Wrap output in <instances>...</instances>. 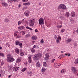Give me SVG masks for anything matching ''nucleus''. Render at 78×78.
Here are the masks:
<instances>
[{"mask_svg":"<svg viewBox=\"0 0 78 78\" xmlns=\"http://www.w3.org/2000/svg\"><path fill=\"white\" fill-rule=\"evenodd\" d=\"M19 69V67H15L13 68V70L14 71H17Z\"/></svg>","mask_w":78,"mask_h":78,"instance_id":"nucleus-18","label":"nucleus"},{"mask_svg":"<svg viewBox=\"0 0 78 78\" xmlns=\"http://www.w3.org/2000/svg\"><path fill=\"white\" fill-rule=\"evenodd\" d=\"M57 28H60V26H57Z\"/></svg>","mask_w":78,"mask_h":78,"instance_id":"nucleus-61","label":"nucleus"},{"mask_svg":"<svg viewBox=\"0 0 78 78\" xmlns=\"http://www.w3.org/2000/svg\"><path fill=\"white\" fill-rule=\"evenodd\" d=\"M61 56L62 58H63L64 56V55H61Z\"/></svg>","mask_w":78,"mask_h":78,"instance_id":"nucleus-53","label":"nucleus"},{"mask_svg":"<svg viewBox=\"0 0 78 78\" xmlns=\"http://www.w3.org/2000/svg\"><path fill=\"white\" fill-rule=\"evenodd\" d=\"M30 50L31 51V52H32V53H34V48H31L30 49Z\"/></svg>","mask_w":78,"mask_h":78,"instance_id":"nucleus-31","label":"nucleus"},{"mask_svg":"<svg viewBox=\"0 0 78 78\" xmlns=\"http://www.w3.org/2000/svg\"><path fill=\"white\" fill-rule=\"evenodd\" d=\"M74 46H75V47H76V46H77V43H74Z\"/></svg>","mask_w":78,"mask_h":78,"instance_id":"nucleus-44","label":"nucleus"},{"mask_svg":"<svg viewBox=\"0 0 78 78\" xmlns=\"http://www.w3.org/2000/svg\"><path fill=\"white\" fill-rule=\"evenodd\" d=\"M74 63L76 64H78V59H76L75 60L74 62Z\"/></svg>","mask_w":78,"mask_h":78,"instance_id":"nucleus-30","label":"nucleus"},{"mask_svg":"<svg viewBox=\"0 0 78 78\" xmlns=\"http://www.w3.org/2000/svg\"><path fill=\"white\" fill-rule=\"evenodd\" d=\"M0 56H2V57H4V54L2 53H0Z\"/></svg>","mask_w":78,"mask_h":78,"instance_id":"nucleus-34","label":"nucleus"},{"mask_svg":"<svg viewBox=\"0 0 78 78\" xmlns=\"http://www.w3.org/2000/svg\"><path fill=\"white\" fill-rule=\"evenodd\" d=\"M15 51L17 54H19V49L16 48L15 49Z\"/></svg>","mask_w":78,"mask_h":78,"instance_id":"nucleus-17","label":"nucleus"},{"mask_svg":"<svg viewBox=\"0 0 78 78\" xmlns=\"http://www.w3.org/2000/svg\"><path fill=\"white\" fill-rule=\"evenodd\" d=\"M28 75L29 76H32L33 75V72L32 71H30L28 72Z\"/></svg>","mask_w":78,"mask_h":78,"instance_id":"nucleus-19","label":"nucleus"},{"mask_svg":"<svg viewBox=\"0 0 78 78\" xmlns=\"http://www.w3.org/2000/svg\"><path fill=\"white\" fill-rule=\"evenodd\" d=\"M37 47V45H34L33 47V48H36V47Z\"/></svg>","mask_w":78,"mask_h":78,"instance_id":"nucleus-48","label":"nucleus"},{"mask_svg":"<svg viewBox=\"0 0 78 78\" xmlns=\"http://www.w3.org/2000/svg\"><path fill=\"white\" fill-rule=\"evenodd\" d=\"M59 9H66V6L64 4H60L58 6Z\"/></svg>","mask_w":78,"mask_h":78,"instance_id":"nucleus-4","label":"nucleus"},{"mask_svg":"<svg viewBox=\"0 0 78 78\" xmlns=\"http://www.w3.org/2000/svg\"><path fill=\"white\" fill-rule=\"evenodd\" d=\"M4 64V63L3 62H1V65L2 66V65H3Z\"/></svg>","mask_w":78,"mask_h":78,"instance_id":"nucleus-54","label":"nucleus"},{"mask_svg":"<svg viewBox=\"0 0 78 78\" xmlns=\"http://www.w3.org/2000/svg\"><path fill=\"white\" fill-rule=\"evenodd\" d=\"M21 57H18L17 59V60H16V62L17 63H19L21 61Z\"/></svg>","mask_w":78,"mask_h":78,"instance_id":"nucleus-15","label":"nucleus"},{"mask_svg":"<svg viewBox=\"0 0 78 78\" xmlns=\"http://www.w3.org/2000/svg\"><path fill=\"white\" fill-rule=\"evenodd\" d=\"M65 16H66L67 17H68L69 16H70V14H69V12H66Z\"/></svg>","mask_w":78,"mask_h":78,"instance_id":"nucleus-22","label":"nucleus"},{"mask_svg":"<svg viewBox=\"0 0 78 78\" xmlns=\"http://www.w3.org/2000/svg\"><path fill=\"white\" fill-rule=\"evenodd\" d=\"M28 62H29L30 63H31V57L30 56L28 57Z\"/></svg>","mask_w":78,"mask_h":78,"instance_id":"nucleus-20","label":"nucleus"},{"mask_svg":"<svg viewBox=\"0 0 78 78\" xmlns=\"http://www.w3.org/2000/svg\"><path fill=\"white\" fill-rule=\"evenodd\" d=\"M17 38H20V36L19 35H17V36L16 37Z\"/></svg>","mask_w":78,"mask_h":78,"instance_id":"nucleus-50","label":"nucleus"},{"mask_svg":"<svg viewBox=\"0 0 78 78\" xmlns=\"http://www.w3.org/2000/svg\"><path fill=\"white\" fill-rule=\"evenodd\" d=\"M54 38H55V39H56V38H57V36H56V35H55L54 37Z\"/></svg>","mask_w":78,"mask_h":78,"instance_id":"nucleus-60","label":"nucleus"},{"mask_svg":"<svg viewBox=\"0 0 78 78\" xmlns=\"http://www.w3.org/2000/svg\"><path fill=\"white\" fill-rule=\"evenodd\" d=\"M9 21V20L7 19H6L4 20V22H8Z\"/></svg>","mask_w":78,"mask_h":78,"instance_id":"nucleus-37","label":"nucleus"},{"mask_svg":"<svg viewBox=\"0 0 78 78\" xmlns=\"http://www.w3.org/2000/svg\"><path fill=\"white\" fill-rule=\"evenodd\" d=\"M71 70L73 73H75V74L78 72V70L76 69H75V67H71Z\"/></svg>","mask_w":78,"mask_h":78,"instance_id":"nucleus-6","label":"nucleus"},{"mask_svg":"<svg viewBox=\"0 0 78 78\" xmlns=\"http://www.w3.org/2000/svg\"><path fill=\"white\" fill-rule=\"evenodd\" d=\"M34 19H31L29 21V24L30 26L31 27H32V26L34 25Z\"/></svg>","mask_w":78,"mask_h":78,"instance_id":"nucleus-5","label":"nucleus"},{"mask_svg":"<svg viewBox=\"0 0 78 78\" xmlns=\"http://www.w3.org/2000/svg\"><path fill=\"white\" fill-rule=\"evenodd\" d=\"M55 61V58H53L51 61V63L52 64H53V62H54Z\"/></svg>","mask_w":78,"mask_h":78,"instance_id":"nucleus-35","label":"nucleus"},{"mask_svg":"<svg viewBox=\"0 0 78 78\" xmlns=\"http://www.w3.org/2000/svg\"><path fill=\"white\" fill-rule=\"evenodd\" d=\"M61 66V64H58L56 63L54 64V66H55V67H59Z\"/></svg>","mask_w":78,"mask_h":78,"instance_id":"nucleus-11","label":"nucleus"},{"mask_svg":"<svg viewBox=\"0 0 78 78\" xmlns=\"http://www.w3.org/2000/svg\"><path fill=\"white\" fill-rule=\"evenodd\" d=\"M27 9L26 7H23L22 8V10L23 11H24V10H25Z\"/></svg>","mask_w":78,"mask_h":78,"instance_id":"nucleus-38","label":"nucleus"},{"mask_svg":"<svg viewBox=\"0 0 78 78\" xmlns=\"http://www.w3.org/2000/svg\"><path fill=\"white\" fill-rule=\"evenodd\" d=\"M30 28V27H26V28H27V29H28V30H29V28Z\"/></svg>","mask_w":78,"mask_h":78,"instance_id":"nucleus-56","label":"nucleus"},{"mask_svg":"<svg viewBox=\"0 0 78 78\" xmlns=\"http://www.w3.org/2000/svg\"><path fill=\"white\" fill-rule=\"evenodd\" d=\"M67 78H71V77H70V76H67Z\"/></svg>","mask_w":78,"mask_h":78,"instance_id":"nucleus-58","label":"nucleus"},{"mask_svg":"<svg viewBox=\"0 0 78 78\" xmlns=\"http://www.w3.org/2000/svg\"><path fill=\"white\" fill-rule=\"evenodd\" d=\"M61 41V37L60 36L58 35L56 40V42L58 43L59 42V41Z\"/></svg>","mask_w":78,"mask_h":78,"instance_id":"nucleus-7","label":"nucleus"},{"mask_svg":"<svg viewBox=\"0 0 78 78\" xmlns=\"http://www.w3.org/2000/svg\"><path fill=\"white\" fill-rule=\"evenodd\" d=\"M75 12H72L71 13V17H75Z\"/></svg>","mask_w":78,"mask_h":78,"instance_id":"nucleus-14","label":"nucleus"},{"mask_svg":"<svg viewBox=\"0 0 78 78\" xmlns=\"http://www.w3.org/2000/svg\"><path fill=\"white\" fill-rule=\"evenodd\" d=\"M68 56H70V54L69 53V54H68Z\"/></svg>","mask_w":78,"mask_h":78,"instance_id":"nucleus-62","label":"nucleus"},{"mask_svg":"<svg viewBox=\"0 0 78 78\" xmlns=\"http://www.w3.org/2000/svg\"><path fill=\"white\" fill-rule=\"evenodd\" d=\"M30 28V27H26V28H27V29H28V30H29V28Z\"/></svg>","mask_w":78,"mask_h":78,"instance_id":"nucleus-55","label":"nucleus"},{"mask_svg":"<svg viewBox=\"0 0 78 78\" xmlns=\"http://www.w3.org/2000/svg\"><path fill=\"white\" fill-rule=\"evenodd\" d=\"M31 39L32 40H36L37 39V37L33 35L31 37Z\"/></svg>","mask_w":78,"mask_h":78,"instance_id":"nucleus-16","label":"nucleus"},{"mask_svg":"<svg viewBox=\"0 0 78 78\" xmlns=\"http://www.w3.org/2000/svg\"><path fill=\"white\" fill-rule=\"evenodd\" d=\"M42 55L40 53L35 55L34 57L33 60L34 61L39 60V59L41 57H42Z\"/></svg>","mask_w":78,"mask_h":78,"instance_id":"nucleus-1","label":"nucleus"},{"mask_svg":"<svg viewBox=\"0 0 78 78\" xmlns=\"http://www.w3.org/2000/svg\"><path fill=\"white\" fill-rule=\"evenodd\" d=\"M38 21L39 24L40 25H42L44 24V20L42 18H41L39 19Z\"/></svg>","mask_w":78,"mask_h":78,"instance_id":"nucleus-3","label":"nucleus"},{"mask_svg":"<svg viewBox=\"0 0 78 78\" xmlns=\"http://www.w3.org/2000/svg\"><path fill=\"white\" fill-rule=\"evenodd\" d=\"M30 35L29 34H27L26 35L25 37L27 38V37H30Z\"/></svg>","mask_w":78,"mask_h":78,"instance_id":"nucleus-33","label":"nucleus"},{"mask_svg":"<svg viewBox=\"0 0 78 78\" xmlns=\"http://www.w3.org/2000/svg\"><path fill=\"white\" fill-rule=\"evenodd\" d=\"M22 35H24L25 34L26 32L25 31H23L21 32Z\"/></svg>","mask_w":78,"mask_h":78,"instance_id":"nucleus-36","label":"nucleus"},{"mask_svg":"<svg viewBox=\"0 0 78 78\" xmlns=\"http://www.w3.org/2000/svg\"><path fill=\"white\" fill-rule=\"evenodd\" d=\"M24 64L26 66H27V62H25L24 63Z\"/></svg>","mask_w":78,"mask_h":78,"instance_id":"nucleus-59","label":"nucleus"},{"mask_svg":"<svg viewBox=\"0 0 78 78\" xmlns=\"http://www.w3.org/2000/svg\"><path fill=\"white\" fill-rule=\"evenodd\" d=\"M28 0H22V1L23 2H28Z\"/></svg>","mask_w":78,"mask_h":78,"instance_id":"nucleus-47","label":"nucleus"},{"mask_svg":"<svg viewBox=\"0 0 78 78\" xmlns=\"http://www.w3.org/2000/svg\"><path fill=\"white\" fill-rule=\"evenodd\" d=\"M45 70H46V69L44 68H42L41 69V72H44Z\"/></svg>","mask_w":78,"mask_h":78,"instance_id":"nucleus-26","label":"nucleus"},{"mask_svg":"<svg viewBox=\"0 0 78 78\" xmlns=\"http://www.w3.org/2000/svg\"><path fill=\"white\" fill-rule=\"evenodd\" d=\"M71 41H72V39L70 38H69L68 39V40H66V41L67 42H71Z\"/></svg>","mask_w":78,"mask_h":78,"instance_id":"nucleus-28","label":"nucleus"},{"mask_svg":"<svg viewBox=\"0 0 78 78\" xmlns=\"http://www.w3.org/2000/svg\"><path fill=\"white\" fill-rule=\"evenodd\" d=\"M19 45L20 48H22V43H20Z\"/></svg>","mask_w":78,"mask_h":78,"instance_id":"nucleus-41","label":"nucleus"},{"mask_svg":"<svg viewBox=\"0 0 78 78\" xmlns=\"http://www.w3.org/2000/svg\"><path fill=\"white\" fill-rule=\"evenodd\" d=\"M15 44L16 45H19V42L18 41H16V42H15Z\"/></svg>","mask_w":78,"mask_h":78,"instance_id":"nucleus-42","label":"nucleus"},{"mask_svg":"<svg viewBox=\"0 0 78 78\" xmlns=\"http://www.w3.org/2000/svg\"><path fill=\"white\" fill-rule=\"evenodd\" d=\"M23 5H26V3H24L23 4Z\"/></svg>","mask_w":78,"mask_h":78,"instance_id":"nucleus-63","label":"nucleus"},{"mask_svg":"<svg viewBox=\"0 0 78 78\" xmlns=\"http://www.w3.org/2000/svg\"><path fill=\"white\" fill-rule=\"evenodd\" d=\"M27 68H24L21 70V71L23 72L26 71V70H27Z\"/></svg>","mask_w":78,"mask_h":78,"instance_id":"nucleus-25","label":"nucleus"},{"mask_svg":"<svg viewBox=\"0 0 78 78\" xmlns=\"http://www.w3.org/2000/svg\"><path fill=\"white\" fill-rule=\"evenodd\" d=\"M14 2V0H8L7 1L8 3H12Z\"/></svg>","mask_w":78,"mask_h":78,"instance_id":"nucleus-29","label":"nucleus"},{"mask_svg":"<svg viewBox=\"0 0 78 78\" xmlns=\"http://www.w3.org/2000/svg\"><path fill=\"white\" fill-rule=\"evenodd\" d=\"M66 72V70L64 69H62L61 71V72L62 73H65Z\"/></svg>","mask_w":78,"mask_h":78,"instance_id":"nucleus-24","label":"nucleus"},{"mask_svg":"<svg viewBox=\"0 0 78 78\" xmlns=\"http://www.w3.org/2000/svg\"><path fill=\"white\" fill-rule=\"evenodd\" d=\"M22 21H19L18 22V25H20V24H21V23H22Z\"/></svg>","mask_w":78,"mask_h":78,"instance_id":"nucleus-43","label":"nucleus"},{"mask_svg":"<svg viewBox=\"0 0 78 78\" xmlns=\"http://www.w3.org/2000/svg\"><path fill=\"white\" fill-rule=\"evenodd\" d=\"M24 28H25V27L23 26H20L18 27V28L19 29V30H23Z\"/></svg>","mask_w":78,"mask_h":78,"instance_id":"nucleus-21","label":"nucleus"},{"mask_svg":"<svg viewBox=\"0 0 78 78\" xmlns=\"http://www.w3.org/2000/svg\"><path fill=\"white\" fill-rule=\"evenodd\" d=\"M76 31L77 32V33H78V27L77 28Z\"/></svg>","mask_w":78,"mask_h":78,"instance_id":"nucleus-64","label":"nucleus"},{"mask_svg":"<svg viewBox=\"0 0 78 78\" xmlns=\"http://www.w3.org/2000/svg\"><path fill=\"white\" fill-rule=\"evenodd\" d=\"M70 22L71 23H75V20L73 19H71L70 20Z\"/></svg>","mask_w":78,"mask_h":78,"instance_id":"nucleus-27","label":"nucleus"},{"mask_svg":"<svg viewBox=\"0 0 78 78\" xmlns=\"http://www.w3.org/2000/svg\"><path fill=\"white\" fill-rule=\"evenodd\" d=\"M6 60L9 62H12L15 61V59L12 57L9 56L7 58Z\"/></svg>","mask_w":78,"mask_h":78,"instance_id":"nucleus-2","label":"nucleus"},{"mask_svg":"<svg viewBox=\"0 0 78 78\" xmlns=\"http://www.w3.org/2000/svg\"><path fill=\"white\" fill-rule=\"evenodd\" d=\"M40 42L41 44H44V40L42 39L40 41Z\"/></svg>","mask_w":78,"mask_h":78,"instance_id":"nucleus-39","label":"nucleus"},{"mask_svg":"<svg viewBox=\"0 0 78 78\" xmlns=\"http://www.w3.org/2000/svg\"><path fill=\"white\" fill-rule=\"evenodd\" d=\"M35 32H38V30L37 29H36L35 30Z\"/></svg>","mask_w":78,"mask_h":78,"instance_id":"nucleus-51","label":"nucleus"},{"mask_svg":"<svg viewBox=\"0 0 78 78\" xmlns=\"http://www.w3.org/2000/svg\"><path fill=\"white\" fill-rule=\"evenodd\" d=\"M45 57L44 58V59L45 61H47L48 60V59H49V54L47 53L45 55Z\"/></svg>","mask_w":78,"mask_h":78,"instance_id":"nucleus-8","label":"nucleus"},{"mask_svg":"<svg viewBox=\"0 0 78 78\" xmlns=\"http://www.w3.org/2000/svg\"><path fill=\"white\" fill-rule=\"evenodd\" d=\"M22 23L23 24H25L27 23V20L25 19H23L21 20Z\"/></svg>","mask_w":78,"mask_h":78,"instance_id":"nucleus-12","label":"nucleus"},{"mask_svg":"<svg viewBox=\"0 0 78 78\" xmlns=\"http://www.w3.org/2000/svg\"><path fill=\"white\" fill-rule=\"evenodd\" d=\"M14 36H17V34L16 33L14 34Z\"/></svg>","mask_w":78,"mask_h":78,"instance_id":"nucleus-49","label":"nucleus"},{"mask_svg":"<svg viewBox=\"0 0 78 78\" xmlns=\"http://www.w3.org/2000/svg\"><path fill=\"white\" fill-rule=\"evenodd\" d=\"M24 14L26 16H29L30 15V12L28 10L24 12Z\"/></svg>","mask_w":78,"mask_h":78,"instance_id":"nucleus-9","label":"nucleus"},{"mask_svg":"<svg viewBox=\"0 0 78 78\" xmlns=\"http://www.w3.org/2000/svg\"><path fill=\"white\" fill-rule=\"evenodd\" d=\"M58 58H59L60 59H61V58H62V57H61V56L60 55L59 56Z\"/></svg>","mask_w":78,"mask_h":78,"instance_id":"nucleus-52","label":"nucleus"},{"mask_svg":"<svg viewBox=\"0 0 78 78\" xmlns=\"http://www.w3.org/2000/svg\"><path fill=\"white\" fill-rule=\"evenodd\" d=\"M43 65L44 67H46V66H47V63L45 62H44L43 63Z\"/></svg>","mask_w":78,"mask_h":78,"instance_id":"nucleus-32","label":"nucleus"},{"mask_svg":"<svg viewBox=\"0 0 78 78\" xmlns=\"http://www.w3.org/2000/svg\"><path fill=\"white\" fill-rule=\"evenodd\" d=\"M62 25H61L60 26V28H62Z\"/></svg>","mask_w":78,"mask_h":78,"instance_id":"nucleus-57","label":"nucleus"},{"mask_svg":"<svg viewBox=\"0 0 78 78\" xmlns=\"http://www.w3.org/2000/svg\"><path fill=\"white\" fill-rule=\"evenodd\" d=\"M20 53L21 56H23L24 55V52H23V51L22 49H20Z\"/></svg>","mask_w":78,"mask_h":78,"instance_id":"nucleus-10","label":"nucleus"},{"mask_svg":"<svg viewBox=\"0 0 78 78\" xmlns=\"http://www.w3.org/2000/svg\"><path fill=\"white\" fill-rule=\"evenodd\" d=\"M60 18L61 20H64V17L63 16H61L60 17Z\"/></svg>","mask_w":78,"mask_h":78,"instance_id":"nucleus-40","label":"nucleus"},{"mask_svg":"<svg viewBox=\"0 0 78 78\" xmlns=\"http://www.w3.org/2000/svg\"><path fill=\"white\" fill-rule=\"evenodd\" d=\"M36 65L37 67H40V64H39V62H37Z\"/></svg>","mask_w":78,"mask_h":78,"instance_id":"nucleus-23","label":"nucleus"},{"mask_svg":"<svg viewBox=\"0 0 78 78\" xmlns=\"http://www.w3.org/2000/svg\"><path fill=\"white\" fill-rule=\"evenodd\" d=\"M30 5V3L29 2L26 3V5L27 6H28V5Z\"/></svg>","mask_w":78,"mask_h":78,"instance_id":"nucleus-45","label":"nucleus"},{"mask_svg":"<svg viewBox=\"0 0 78 78\" xmlns=\"http://www.w3.org/2000/svg\"><path fill=\"white\" fill-rule=\"evenodd\" d=\"M65 31V29H62L61 30V32H64Z\"/></svg>","mask_w":78,"mask_h":78,"instance_id":"nucleus-46","label":"nucleus"},{"mask_svg":"<svg viewBox=\"0 0 78 78\" xmlns=\"http://www.w3.org/2000/svg\"><path fill=\"white\" fill-rule=\"evenodd\" d=\"M1 4L2 6H5V7L8 6V4L6 3L2 2Z\"/></svg>","mask_w":78,"mask_h":78,"instance_id":"nucleus-13","label":"nucleus"}]
</instances>
